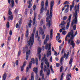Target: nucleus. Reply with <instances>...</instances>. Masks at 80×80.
<instances>
[{
  "label": "nucleus",
  "mask_w": 80,
  "mask_h": 80,
  "mask_svg": "<svg viewBox=\"0 0 80 80\" xmlns=\"http://www.w3.org/2000/svg\"><path fill=\"white\" fill-rule=\"evenodd\" d=\"M74 39V35L73 34V30L72 29L71 32H69L68 34L66 36L65 38V41H68V44L70 43L71 45H72V48L75 47V43L73 40ZM71 42V43H70Z\"/></svg>",
  "instance_id": "nucleus-1"
},
{
  "label": "nucleus",
  "mask_w": 80,
  "mask_h": 80,
  "mask_svg": "<svg viewBox=\"0 0 80 80\" xmlns=\"http://www.w3.org/2000/svg\"><path fill=\"white\" fill-rule=\"evenodd\" d=\"M51 8L50 10V13L49 14V16H48L49 15V10H48L47 11V12L46 13V15L47 16V17L46 19V21L48 22V28H50V22L51 21L50 19L52 18V12H53V5H54V2L53 1H51Z\"/></svg>",
  "instance_id": "nucleus-2"
},
{
  "label": "nucleus",
  "mask_w": 80,
  "mask_h": 80,
  "mask_svg": "<svg viewBox=\"0 0 80 80\" xmlns=\"http://www.w3.org/2000/svg\"><path fill=\"white\" fill-rule=\"evenodd\" d=\"M79 4H78L77 6L75 5L74 10H75V13L73 12V17H74V19L72 21V23L71 24L72 27H73V25L74 24H77L78 22V20H77V12L78 13L79 12Z\"/></svg>",
  "instance_id": "nucleus-3"
},
{
  "label": "nucleus",
  "mask_w": 80,
  "mask_h": 80,
  "mask_svg": "<svg viewBox=\"0 0 80 80\" xmlns=\"http://www.w3.org/2000/svg\"><path fill=\"white\" fill-rule=\"evenodd\" d=\"M51 47H52V46L50 44H47L45 46L46 50H47V49H48L47 55V57H49V55H50V56L51 55V53H52V51H51Z\"/></svg>",
  "instance_id": "nucleus-4"
},
{
  "label": "nucleus",
  "mask_w": 80,
  "mask_h": 80,
  "mask_svg": "<svg viewBox=\"0 0 80 80\" xmlns=\"http://www.w3.org/2000/svg\"><path fill=\"white\" fill-rule=\"evenodd\" d=\"M34 43V34L32 33V36L30 37V40L28 42V45L32 47Z\"/></svg>",
  "instance_id": "nucleus-5"
},
{
  "label": "nucleus",
  "mask_w": 80,
  "mask_h": 80,
  "mask_svg": "<svg viewBox=\"0 0 80 80\" xmlns=\"http://www.w3.org/2000/svg\"><path fill=\"white\" fill-rule=\"evenodd\" d=\"M41 70L40 71V76L42 77V80H43L45 77V74H43V63H41Z\"/></svg>",
  "instance_id": "nucleus-6"
},
{
  "label": "nucleus",
  "mask_w": 80,
  "mask_h": 80,
  "mask_svg": "<svg viewBox=\"0 0 80 80\" xmlns=\"http://www.w3.org/2000/svg\"><path fill=\"white\" fill-rule=\"evenodd\" d=\"M12 12L10 11H9L8 12V15H10V16H9L8 17V21H10V20H12L13 19V15H12Z\"/></svg>",
  "instance_id": "nucleus-7"
},
{
  "label": "nucleus",
  "mask_w": 80,
  "mask_h": 80,
  "mask_svg": "<svg viewBox=\"0 0 80 80\" xmlns=\"http://www.w3.org/2000/svg\"><path fill=\"white\" fill-rule=\"evenodd\" d=\"M71 18H72V14H70L68 18V20L69 22L67 23V25L66 26V29H68L70 26V20H71Z\"/></svg>",
  "instance_id": "nucleus-8"
},
{
  "label": "nucleus",
  "mask_w": 80,
  "mask_h": 80,
  "mask_svg": "<svg viewBox=\"0 0 80 80\" xmlns=\"http://www.w3.org/2000/svg\"><path fill=\"white\" fill-rule=\"evenodd\" d=\"M26 52V60H28V55H30V50H27Z\"/></svg>",
  "instance_id": "nucleus-9"
},
{
  "label": "nucleus",
  "mask_w": 80,
  "mask_h": 80,
  "mask_svg": "<svg viewBox=\"0 0 80 80\" xmlns=\"http://www.w3.org/2000/svg\"><path fill=\"white\" fill-rule=\"evenodd\" d=\"M48 0H46V1L45 8H44V10L45 12H46L47 10V7H48Z\"/></svg>",
  "instance_id": "nucleus-10"
},
{
  "label": "nucleus",
  "mask_w": 80,
  "mask_h": 80,
  "mask_svg": "<svg viewBox=\"0 0 80 80\" xmlns=\"http://www.w3.org/2000/svg\"><path fill=\"white\" fill-rule=\"evenodd\" d=\"M31 60L32 61L29 62V67L30 68H31V67H32V62L33 63H35V59L34 58H32Z\"/></svg>",
  "instance_id": "nucleus-11"
},
{
  "label": "nucleus",
  "mask_w": 80,
  "mask_h": 80,
  "mask_svg": "<svg viewBox=\"0 0 80 80\" xmlns=\"http://www.w3.org/2000/svg\"><path fill=\"white\" fill-rule=\"evenodd\" d=\"M69 77H70L71 78H72L71 74H69L68 73H67L66 76L67 80H70V78Z\"/></svg>",
  "instance_id": "nucleus-12"
},
{
  "label": "nucleus",
  "mask_w": 80,
  "mask_h": 80,
  "mask_svg": "<svg viewBox=\"0 0 80 80\" xmlns=\"http://www.w3.org/2000/svg\"><path fill=\"white\" fill-rule=\"evenodd\" d=\"M49 40V35H47L46 36V39L44 40V44H47V41H48Z\"/></svg>",
  "instance_id": "nucleus-13"
},
{
  "label": "nucleus",
  "mask_w": 80,
  "mask_h": 80,
  "mask_svg": "<svg viewBox=\"0 0 80 80\" xmlns=\"http://www.w3.org/2000/svg\"><path fill=\"white\" fill-rule=\"evenodd\" d=\"M37 17V13H34V17L33 20V25H35V18Z\"/></svg>",
  "instance_id": "nucleus-14"
},
{
  "label": "nucleus",
  "mask_w": 80,
  "mask_h": 80,
  "mask_svg": "<svg viewBox=\"0 0 80 80\" xmlns=\"http://www.w3.org/2000/svg\"><path fill=\"white\" fill-rule=\"evenodd\" d=\"M43 30L42 27H40L39 28V33H40V34H42V33H44V32H43Z\"/></svg>",
  "instance_id": "nucleus-15"
},
{
  "label": "nucleus",
  "mask_w": 80,
  "mask_h": 80,
  "mask_svg": "<svg viewBox=\"0 0 80 80\" xmlns=\"http://www.w3.org/2000/svg\"><path fill=\"white\" fill-rule=\"evenodd\" d=\"M44 60V62H45V63H47L48 62V59H47L46 58H45V57H44L43 58H42V59L41 60L42 62H43V60Z\"/></svg>",
  "instance_id": "nucleus-16"
},
{
  "label": "nucleus",
  "mask_w": 80,
  "mask_h": 80,
  "mask_svg": "<svg viewBox=\"0 0 80 80\" xmlns=\"http://www.w3.org/2000/svg\"><path fill=\"white\" fill-rule=\"evenodd\" d=\"M57 36H56V40H59L60 39V34L59 33H57Z\"/></svg>",
  "instance_id": "nucleus-17"
},
{
  "label": "nucleus",
  "mask_w": 80,
  "mask_h": 80,
  "mask_svg": "<svg viewBox=\"0 0 80 80\" xmlns=\"http://www.w3.org/2000/svg\"><path fill=\"white\" fill-rule=\"evenodd\" d=\"M7 78V73H4L2 76V80H5Z\"/></svg>",
  "instance_id": "nucleus-18"
},
{
  "label": "nucleus",
  "mask_w": 80,
  "mask_h": 80,
  "mask_svg": "<svg viewBox=\"0 0 80 80\" xmlns=\"http://www.w3.org/2000/svg\"><path fill=\"white\" fill-rule=\"evenodd\" d=\"M74 1H73L72 2V4L70 5V11H72V8H73V7H74Z\"/></svg>",
  "instance_id": "nucleus-19"
},
{
  "label": "nucleus",
  "mask_w": 80,
  "mask_h": 80,
  "mask_svg": "<svg viewBox=\"0 0 80 80\" xmlns=\"http://www.w3.org/2000/svg\"><path fill=\"white\" fill-rule=\"evenodd\" d=\"M33 71L36 74H37L38 73V68H34Z\"/></svg>",
  "instance_id": "nucleus-20"
},
{
  "label": "nucleus",
  "mask_w": 80,
  "mask_h": 80,
  "mask_svg": "<svg viewBox=\"0 0 80 80\" xmlns=\"http://www.w3.org/2000/svg\"><path fill=\"white\" fill-rule=\"evenodd\" d=\"M53 29H51L50 31V38L51 39H52L53 37Z\"/></svg>",
  "instance_id": "nucleus-21"
},
{
  "label": "nucleus",
  "mask_w": 80,
  "mask_h": 80,
  "mask_svg": "<svg viewBox=\"0 0 80 80\" xmlns=\"http://www.w3.org/2000/svg\"><path fill=\"white\" fill-rule=\"evenodd\" d=\"M48 69H49V68H47V66H44V72H47L48 71Z\"/></svg>",
  "instance_id": "nucleus-22"
},
{
  "label": "nucleus",
  "mask_w": 80,
  "mask_h": 80,
  "mask_svg": "<svg viewBox=\"0 0 80 80\" xmlns=\"http://www.w3.org/2000/svg\"><path fill=\"white\" fill-rule=\"evenodd\" d=\"M32 20H30L29 21V22L28 23V26L30 28H31L32 27Z\"/></svg>",
  "instance_id": "nucleus-23"
},
{
  "label": "nucleus",
  "mask_w": 80,
  "mask_h": 80,
  "mask_svg": "<svg viewBox=\"0 0 80 80\" xmlns=\"http://www.w3.org/2000/svg\"><path fill=\"white\" fill-rule=\"evenodd\" d=\"M11 4H12V8H13V7L15 6V5L14 4V1H13V0H12L11 1Z\"/></svg>",
  "instance_id": "nucleus-24"
},
{
  "label": "nucleus",
  "mask_w": 80,
  "mask_h": 80,
  "mask_svg": "<svg viewBox=\"0 0 80 80\" xmlns=\"http://www.w3.org/2000/svg\"><path fill=\"white\" fill-rule=\"evenodd\" d=\"M44 5H45V3H44V2L42 1L41 2V6L42 8H44Z\"/></svg>",
  "instance_id": "nucleus-25"
},
{
  "label": "nucleus",
  "mask_w": 80,
  "mask_h": 80,
  "mask_svg": "<svg viewBox=\"0 0 80 80\" xmlns=\"http://www.w3.org/2000/svg\"><path fill=\"white\" fill-rule=\"evenodd\" d=\"M44 10V8H41V10H40V13L42 14L43 12V10Z\"/></svg>",
  "instance_id": "nucleus-26"
},
{
  "label": "nucleus",
  "mask_w": 80,
  "mask_h": 80,
  "mask_svg": "<svg viewBox=\"0 0 80 80\" xmlns=\"http://www.w3.org/2000/svg\"><path fill=\"white\" fill-rule=\"evenodd\" d=\"M41 35H42V40H43L44 38H45V33L44 32L42 33V34H41Z\"/></svg>",
  "instance_id": "nucleus-27"
},
{
  "label": "nucleus",
  "mask_w": 80,
  "mask_h": 80,
  "mask_svg": "<svg viewBox=\"0 0 80 80\" xmlns=\"http://www.w3.org/2000/svg\"><path fill=\"white\" fill-rule=\"evenodd\" d=\"M27 80V77L26 76L25 77L24 76H23L22 77L21 80Z\"/></svg>",
  "instance_id": "nucleus-28"
},
{
  "label": "nucleus",
  "mask_w": 80,
  "mask_h": 80,
  "mask_svg": "<svg viewBox=\"0 0 80 80\" xmlns=\"http://www.w3.org/2000/svg\"><path fill=\"white\" fill-rule=\"evenodd\" d=\"M41 50V49L40 48H39L38 51V55H40V53H41V52H42Z\"/></svg>",
  "instance_id": "nucleus-29"
},
{
  "label": "nucleus",
  "mask_w": 80,
  "mask_h": 80,
  "mask_svg": "<svg viewBox=\"0 0 80 80\" xmlns=\"http://www.w3.org/2000/svg\"><path fill=\"white\" fill-rule=\"evenodd\" d=\"M28 30H27L26 33V37H28Z\"/></svg>",
  "instance_id": "nucleus-30"
},
{
  "label": "nucleus",
  "mask_w": 80,
  "mask_h": 80,
  "mask_svg": "<svg viewBox=\"0 0 80 80\" xmlns=\"http://www.w3.org/2000/svg\"><path fill=\"white\" fill-rule=\"evenodd\" d=\"M63 57H62L60 60V63L61 64V65H62V62H63Z\"/></svg>",
  "instance_id": "nucleus-31"
},
{
  "label": "nucleus",
  "mask_w": 80,
  "mask_h": 80,
  "mask_svg": "<svg viewBox=\"0 0 80 80\" xmlns=\"http://www.w3.org/2000/svg\"><path fill=\"white\" fill-rule=\"evenodd\" d=\"M62 33L63 35H65L67 33V32L65 31H63L62 32Z\"/></svg>",
  "instance_id": "nucleus-32"
},
{
  "label": "nucleus",
  "mask_w": 80,
  "mask_h": 80,
  "mask_svg": "<svg viewBox=\"0 0 80 80\" xmlns=\"http://www.w3.org/2000/svg\"><path fill=\"white\" fill-rule=\"evenodd\" d=\"M72 62H73V59H72V58H71V59H70V61H69V65L72 64Z\"/></svg>",
  "instance_id": "nucleus-33"
},
{
  "label": "nucleus",
  "mask_w": 80,
  "mask_h": 80,
  "mask_svg": "<svg viewBox=\"0 0 80 80\" xmlns=\"http://www.w3.org/2000/svg\"><path fill=\"white\" fill-rule=\"evenodd\" d=\"M38 30H37L36 32V33L35 37L36 38L37 37H38Z\"/></svg>",
  "instance_id": "nucleus-34"
},
{
  "label": "nucleus",
  "mask_w": 80,
  "mask_h": 80,
  "mask_svg": "<svg viewBox=\"0 0 80 80\" xmlns=\"http://www.w3.org/2000/svg\"><path fill=\"white\" fill-rule=\"evenodd\" d=\"M35 62H36V65H38V59L37 58H36Z\"/></svg>",
  "instance_id": "nucleus-35"
},
{
  "label": "nucleus",
  "mask_w": 80,
  "mask_h": 80,
  "mask_svg": "<svg viewBox=\"0 0 80 80\" xmlns=\"http://www.w3.org/2000/svg\"><path fill=\"white\" fill-rule=\"evenodd\" d=\"M47 75H50V69H48V70L47 71Z\"/></svg>",
  "instance_id": "nucleus-36"
},
{
  "label": "nucleus",
  "mask_w": 80,
  "mask_h": 80,
  "mask_svg": "<svg viewBox=\"0 0 80 80\" xmlns=\"http://www.w3.org/2000/svg\"><path fill=\"white\" fill-rule=\"evenodd\" d=\"M36 74V75L35 77V79H36V80H38V75L37 73Z\"/></svg>",
  "instance_id": "nucleus-37"
},
{
  "label": "nucleus",
  "mask_w": 80,
  "mask_h": 80,
  "mask_svg": "<svg viewBox=\"0 0 80 80\" xmlns=\"http://www.w3.org/2000/svg\"><path fill=\"white\" fill-rule=\"evenodd\" d=\"M65 21H63L62 22L61 25L63 26L64 25H65Z\"/></svg>",
  "instance_id": "nucleus-38"
},
{
  "label": "nucleus",
  "mask_w": 80,
  "mask_h": 80,
  "mask_svg": "<svg viewBox=\"0 0 80 80\" xmlns=\"http://www.w3.org/2000/svg\"><path fill=\"white\" fill-rule=\"evenodd\" d=\"M45 64L46 65L47 67L48 68H49V62H45Z\"/></svg>",
  "instance_id": "nucleus-39"
},
{
  "label": "nucleus",
  "mask_w": 80,
  "mask_h": 80,
  "mask_svg": "<svg viewBox=\"0 0 80 80\" xmlns=\"http://www.w3.org/2000/svg\"><path fill=\"white\" fill-rule=\"evenodd\" d=\"M32 1V0H28V4H30Z\"/></svg>",
  "instance_id": "nucleus-40"
},
{
  "label": "nucleus",
  "mask_w": 80,
  "mask_h": 80,
  "mask_svg": "<svg viewBox=\"0 0 80 80\" xmlns=\"http://www.w3.org/2000/svg\"><path fill=\"white\" fill-rule=\"evenodd\" d=\"M63 75L64 73H62L61 75V78H60V80H63Z\"/></svg>",
  "instance_id": "nucleus-41"
},
{
  "label": "nucleus",
  "mask_w": 80,
  "mask_h": 80,
  "mask_svg": "<svg viewBox=\"0 0 80 80\" xmlns=\"http://www.w3.org/2000/svg\"><path fill=\"white\" fill-rule=\"evenodd\" d=\"M6 26L7 28H9V27H10V26H9V22H7V24H6Z\"/></svg>",
  "instance_id": "nucleus-42"
},
{
  "label": "nucleus",
  "mask_w": 80,
  "mask_h": 80,
  "mask_svg": "<svg viewBox=\"0 0 80 80\" xmlns=\"http://www.w3.org/2000/svg\"><path fill=\"white\" fill-rule=\"evenodd\" d=\"M67 17L64 16V17H63V20H67Z\"/></svg>",
  "instance_id": "nucleus-43"
},
{
  "label": "nucleus",
  "mask_w": 80,
  "mask_h": 80,
  "mask_svg": "<svg viewBox=\"0 0 80 80\" xmlns=\"http://www.w3.org/2000/svg\"><path fill=\"white\" fill-rule=\"evenodd\" d=\"M43 20H41L40 22V24L41 25H42V24H43Z\"/></svg>",
  "instance_id": "nucleus-44"
},
{
  "label": "nucleus",
  "mask_w": 80,
  "mask_h": 80,
  "mask_svg": "<svg viewBox=\"0 0 80 80\" xmlns=\"http://www.w3.org/2000/svg\"><path fill=\"white\" fill-rule=\"evenodd\" d=\"M63 70V66H61L60 68V72H62Z\"/></svg>",
  "instance_id": "nucleus-45"
},
{
  "label": "nucleus",
  "mask_w": 80,
  "mask_h": 80,
  "mask_svg": "<svg viewBox=\"0 0 80 80\" xmlns=\"http://www.w3.org/2000/svg\"><path fill=\"white\" fill-rule=\"evenodd\" d=\"M27 12H28L27 9H26L25 10V12H24V13L25 15H27Z\"/></svg>",
  "instance_id": "nucleus-46"
},
{
  "label": "nucleus",
  "mask_w": 80,
  "mask_h": 80,
  "mask_svg": "<svg viewBox=\"0 0 80 80\" xmlns=\"http://www.w3.org/2000/svg\"><path fill=\"white\" fill-rule=\"evenodd\" d=\"M22 19H21L19 21V24L20 25L22 24Z\"/></svg>",
  "instance_id": "nucleus-47"
},
{
  "label": "nucleus",
  "mask_w": 80,
  "mask_h": 80,
  "mask_svg": "<svg viewBox=\"0 0 80 80\" xmlns=\"http://www.w3.org/2000/svg\"><path fill=\"white\" fill-rule=\"evenodd\" d=\"M20 54H21V51L19 50L18 52V56H20Z\"/></svg>",
  "instance_id": "nucleus-48"
},
{
  "label": "nucleus",
  "mask_w": 80,
  "mask_h": 80,
  "mask_svg": "<svg viewBox=\"0 0 80 80\" xmlns=\"http://www.w3.org/2000/svg\"><path fill=\"white\" fill-rule=\"evenodd\" d=\"M80 40H78L77 41V42H76V43L77 44V45H78V44L80 43Z\"/></svg>",
  "instance_id": "nucleus-49"
},
{
  "label": "nucleus",
  "mask_w": 80,
  "mask_h": 80,
  "mask_svg": "<svg viewBox=\"0 0 80 80\" xmlns=\"http://www.w3.org/2000/svg\"><path fill=\"white\" fill-rule=\"evenodd\" d=\"M65 2H66V5H68L70 4V2L68 1H66Z\"/></svg>",
  "instance_id": "nucleus-50"
},
{
  "label": "nucleus",
  "mask_w": 80,
  "mask_h": 80,
  "mask_svg": "<svg viewBox=\"0 0 80 80\" xmlns=\"http://www.w3.org/2000/svg\"><path fill=\"white\" fill-rule=\"evenodd\" d=\"M68 12V9L66 8V9L64 12V13H67Z\"/></svg>",
  "instance_id": "nucleus-51"
},
{
  "label": "nucleus",
  "mask_w": 80,
  "mask_h": 80,
  "mask_svg": "<svg viewBox=\"0 0 80 80\" xmlns=\"http://www.w3.org/2000/svg\"><path fill=\"white\" fill-rule=\"evenodd\" d=\"M24 69V67L23 66H22L21 68V72H23Z\"/></svg>",
  "instance_id": "nucleus-52"
},
{
  "label": "nucleus",
  "mask_w": 80,
  "mask_h": 80,
  "mask_svg": "<svg viewBox=\"0 0 80 80\" xmlns=\"http://www.w3.org/2000/svg\"><path fill=\"white\" fill-rule=\"evenodd\" d=\"M28 70H29V68L28 67H27L26 68V73H27V72H28Z\"/></svg>",
  "instance_id": "nucleus-53"
},
{
  "label": "nucleus",
  "mask_w": 80,
  "mask_h": 80,
  "mask_svg": "<svg viewBox=\"0 0 80 80\" xmlns=\"http://www.w3.org/2000/svg\"><path fill=\"white\" fill-rule=\"evenodd\" d=\"M73 29L74 30H76V25H74L73 27Z\"/></svg>",
  "instance_id": "nucleus-54"
},
{
  "label": "nucleus",
  "mask_w": 80,
  "mask_h": 80,
  "mask_svg": "<svg viewBox=\"0 0 80 80\" xmlns=\"http://www.w3.org/2000/svg\"><path fill=\"white\" fill-rule=\"evenodd\" d=\"M66 57V59L67 60V59H68V55H66L65 56V57Z\"/></svg>",
  "instance_id": "nucleus-55"
},
{
  "label": "nucleus",
  "mask_w": 80,
  "mask_h": 80,
  "mask_svg": "<svg viewBox=\"0 0 80 80\" xmlns=\"http://www.w3.org/2000/svg\"><path fill=\"white\" fill-rule=\"evenodd\" d=\"M27 64V62H24V63L23 64V66H22V67H25V65H26V64Z\"/></svg>",
  "instance_id": "nucleus-56"
},
{
  "label": "nucleus",
  "mask_w": 80,
  "mask_h": 80,
  "mask_svg": "<svg viewBox=\"0 0 80 80\" xmlns=\"http://www.w3.org/2000/svg\"><path fill=\"white\" fill-rule=\"evenodd\" d=\"M15 63H16V65L17 66V65H18V61L17 60L16 61Z\"/></svg>",
  "instance_id": "nucleus-57"
},
{
  "label": "nucleus",
  "mask_w": 80,
  "mask_h": 80,
  "mask_svg": "<svg viewBox=\"0 0 80 80\" xmlns=\"http://www.w3.org/2000/svg\"><path fill=\"white\" fill-rule=\"evenodd\" d=\"M32 7V4H29V5L28 6V8H31V7Z\"/></svg>",
  "instance_id": "nucleus-58"
},
{
  "label": "nucleus",
  "mask_w": 80,
  "mask_h": 80,
  "mask_svg": "<svg viewBox=\"0 0 80 80\" xmlns=\"http://www.w3.org/2000/svg\"><path fill=\"white\" fill-rule=\"evenodd\" d=\"M36 8V6L35 5H34L33 6V10H35Z\"/></svg>",
  "instance_id": "nucleus-59"
},
{
  "label": "nucleus",
  "mask_w": 80,
  "mask_h": 80,
  "mask_svg": "<svg viewBox=\"0 0 80 80\" xmlns=\"http://www.w3.org/2000/svg\"><path fill=\"white\" fill-rule=\"evenodd\" d=\"M69 54V52H68V54H66L65 53H64V57H65V55H68H68Z\"/></svg>",
  "instance_id": "nucleus-60"
},
{
  "label": "nucleus",
  "mask_w": 80,
  "mask_h": 80,
  "mask_svg": "<svg viewBox=\"0 0 80 80\" xmlns=\"http://www.w3.org/2000/svg\"><path fill=\"white\" fill-rule=\"evenodd\" d=\"M15 80H19V77L18 76L16 77Z\"/></svg>",
  "instance_id": "nucleus-61"
},
{
  "label": "nucleus",
  "mask_w": 80,
  "mask_h": 80,
  "mask_svg": "<svg viewBox=\"0 0 80 80\" xmlns=\"http://www.w3.org/2000/svg\"><path fill=\"white\" fill-rule=\"evenodd\" d=\"M77 31H76L74 35V37H75V36H76V35H77Z\"/></svg>",
  "instance_id": "nucleus-62"
},
{
  "label": "nucleus",
  "mask_w": 80,
  "mask_h": 80,
  "mask_svg": "<svg viewBox=\"0 0 80 80\" xmlns=\"http://www.w3.org/2000/svg\"><path fill=\"white\" fill-rule=\"evenodd\" d=\"M18 9H15V13H17V12H18Z\"/></svg>",
  "instance_id": "nucleus-63"
},
{
  "label": "nucleus",
  "mask_w": 80,
  "mask_h": 80,
  "mask_svg": "<svg viewBox=\"0 0 80 80\" xmlns=\"http://www.w3.org/2000/svg\"><path fill=\"white\" fill-rule=\"evenodd\" d=\"M31 80H34V77L33 76H32L31 78Z\"/></svg>",
  "instance_id": "nucleus-64"
}]
</instances>
